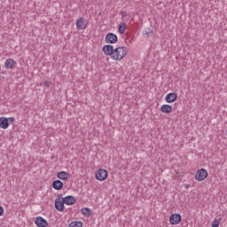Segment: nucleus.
<instances>
[{
  "instance_id": "obj_1",
  "label": "nucleus",
  "mask_w": 227,
  "mask_h": 227,
  "mask_svg": "<svg viewBox=\"0 0 227 227\" xmlns=\"http://www.w3.org/2000/svg\"><path fill=\"white\" fill-rule=\"evenodd\" d=\"M127 54H129V48L125 46H119L114 49L112 59L114 61H121Z\"/></svg>"
},
{
  "instance_id": "obj_2",
  "label": "nucleus",
  "mask_w": 227,
  "mask_h": 227,
  "mask_svg": "<svg viewBox=\"0 0 227 227\" xmlns=\"http://www.w3.org/2000/svg\"><path fill=\"white\" fill-rule=\"evenodd\" d=\"M208 176V172L205 168H201L197 171L195 175V180H198L199 182H203L207 177Z\"/></svg>"
},
{
  "instance_id": "obj_3",
  "label": "nucleus",
  "mask_w": 227,
  "mask_h": 227,
  "mask_svg": "<svg viewBox=\"0 0 227 227\" xmlns=\"http://www.w3.org/2000/svg\"><path fill=\"white\" fill-rule=\"evenodd\" d=\"M107 170L104 168H99L96 172V180H98L99 182H104V180L107 179Z\"/></svg>"
},
{
  "instance_id": "obj_4",
  "label": "nucleus",
  "mask_w": 227,
  "mask_h": 227,
  "mask_svg": "<svg viewBox=\"0 0 227 227\" xmlns=\"http://www.w3.org/2000/svg\"><path fill=\"white\" fill-rule=\"evenodd\" d=\"M114 46L111 44H106L103 47V52L106 56H110L111 59H113V56L114 54Z\"/></svg>"
},
{
  "instance_id": "obj_5",
  "label": "nucleus",
  "mask_w": 227,
  "mask_h": 227,
  "mask_svg": "<svg viewBox=\"0 0 227 227\" xmlns=\"http://www.w3.org/2000/svg\"><path fill=\"white\" fill-rule=\"evenodd\" d=\"M106 43H116L118 42V35L116 34L108 33L105 37Z\"/></svg>"
},
{
  "instance_id": "obj_6",
  "label": "nucleus",
  "mask_w": 227,
  "mask_h": 227,
  "mask_svg": "<svg viewBox=\"0 0 227 227\" xmlns=\"http://www.w3.org/2000/svg\"><path fill=\"white\" fill-rule=\"evenodd\" d=\"M86 27H88V21H86V19L80 18L76 20V28L78 30H84Z\"/></svg>"
},
{
  "instance_id": "obj_7",
  "label": "nucleus",
  "mask_w": 227,
  "mask_h": 227,
  "mask_svg": "<svg viewBox=\"0 0 227 227\" xmlns=\"http://www.w3.org/2000/svg\"><path fill=\"white\" fill-rule=\"evenodd\" d=\"M180 221H182V215H180V214H174V215H171L169 217L170 224H173V225L179 224Z\"/></svg>"
},
{
  "instance_id": "obj_8",
  "label": "nucleus",
  "mask_w": 227,
  "mask_h": 227,
  "mask_svg": "<svg viewBox=\"0 0 227 227\" xmlns=\"http://www.w3.org/2000/svg\"><path fill=\"white\" fill-rule=\"evenodd\" d=\"M17 66V62L13 59H7L4 62V67L7 70H13L15 67Z\"/></svg>"
},
{
  "instance_id": "obj_9",
  "label": "nucleus",
  "mask_w": 227,
  "mask_h": 227,
  "mask_svg": "<svg viewBox=\"0 0 227 227\" xmlns=\"http://www.w3.org/2000/svg\"><path fill=\"white\" fill-rule=\"evenodd\" d=\"M35 223L36 224L37 227H47V226H49V223H47V220H45L42 216H37L35 219Z\"/></svg>"
},
{
  "instance_id": "obj_10",
  "label": "nucleus",
  "mask_w": 227,
  "mask_h": 227,
  "mask_svg": "<svg viewBox=\"0 0 227 227\" xmlns=\"http://www.w3.org/2000/svg\"><path fill=\"white\" fill-rule=\"evenodd\" d=\"M178 98V95L175 92H171L166 95L165 100L168 104H173Z\"/></svg>"
},
{
  "instance_id": "obj_11",
  "label": "nucleus",
  "mask_w": 227,
  "mask_h": 227,
  "mask_svg": "<svg viewBox=\"0 0 227 227\" xmlns=\"http://www.w3.org/2000/svg\"><path fill=\"white\" fill-rule=\"evenodd\" d=\"M55 208L59 212H63V210L65 209V202H64L63 199L62 200L57 199L55 200Z\"/></svg>"
},
{
  "instance_id": "obj_12",
  "label": "nucleus",
  "mask_w": 227,
  "mask_h": 227,
  "mask_svg": "<svg viewBox=\"0 0 227 227\" xmlns=\"http://www.w3.org/2000/svg\"><path fill=\"white\" fill-rule=\"evenodd\" d=\"M10 127V123L8 122V118L0 117V129L6 130Z\"/></svg>"
},
{
  "instance_id": "obj_13",
  "label": "nucleus",
  "mask_w": 227,
  "mask_h": 227,
  "mask_svg": "<svg viewBox=\"0 0 227 227\" xmlns=\"http://www.w3.org/2000/svg\"><path fill=\"white\" fill-rule=\"evenodd\" d=\"M62 200L64 201V205H74L75 203V198H74V196L72 195H68L67 197H64L62 199Z\"/></svg>"
},
{
  "instance_id": "obj_14",
  "label": "nucleus",
  "mask_w": 227,
  "mask_h": 227,
  "mask_svg": "<svg viewBox=\"0 0 227 227\" xmlns=\"http://www.w3.org/2000/svg\"><path fill=\"white\" fill-rule=\"evenodd\" d=\"M161 113H165V114H169L171 111H173V106L171 105H162L160 108Z\"/></svg>"
},
{
  "instance_id": "obj_15",
  "label": "nucleus",
  "mask_w": 227,
  "mask_h": 227,
  "mask_svg": "<svg viewBox=\"0 0 227 227\" xmlns=\"http://www.w3.org/2000/svg\"><path fill=\"white\" fill-rule=\"evenodd\" d=\"M52 187L56 191H61L63 189V182L56 180L52 183Z\"/></svg>"
},
{
  "instance_id": "obj_16",
  "label": "nucleus",
  "mask_w": 227,
  "mask_h": 227,
  "mask_svg": "<svg viewBox=\"0 0 227 227\" xmlns=\"http://www.w3.org/2000/svg\"><path fill=\"white\" fill-rule=\"evenodd\" d=\"M57 176L59 180H68L69 174L66 171H60L58 173Z\"/></svg>"
},
{
  "instance_id": "obj_17",
  "label": "nucleus",
  "mask_w": 227,
  "mask_h": 227,
  "mask_svg": "<svg viewBox=\"0 0 227 227\" xmlns=\"http://www.w3.org/2000/svg\"><path fill=\"white\" fill-rule=\"evenodd\" d=\"M126 30H127V24H125L124 22L120 23L118 27V33H120V35H125Z\"/></svg>"
},
{
  "instance_id": "obj_18",
  "label": "nucleus",
  "mask_w": 227,
  "mask_h": 227,
  "mask_svg": "<svg viewBox=\"0 0 227 227\" xmlns=\"http://www.w3.org/2000/svg\"><path fill=\"white\" fill-rule=\"evenodd\" d=\"M82 215H85L86 217H90L91 215V209L89 207H83L81 210Z\"/></svg>"
},
{
  "instance_id": "obj_19",
  "label": "nucleus",
  "mask_w": 227,
  "mask_h": 227,
  "mask_svg": "<svg viewBox=\"0 0 227 227\" xmlns=\"http://www.w3.org/2000/svg\"><path fill=\"white\" fill-rule=\"evenodd\" d=\"M221 221H223V218L215 217V220L212 222L211 226L219 227V225L221 224Z\"/></svg>"
},
{
  "instance_id": "obj_20",
  "label": "nucleus",
  "mask_w": 227,
  "mask_h": 227,
  "mask_svg": "<svg viewBox=\"0 0 227 227\" xmlns=\"http://www.w3.org/2000/svg\"><path fill=\"white\" fill-rule=\"evenodd\" d=\"M68 227H82V222H72Z\"/></svg>"
},
{
  "instance_id": "obj_21",
  "label": "nucleus",
  "mask_w": 227,
  "mask_h": 227,
  "mask_svg": "<svg viewBox=\"0 0 227 227\" xmlns=\"http://www.w3.org/2000/svg\"><path fill=\"white\" fill-rule=\"evenodd\" d=\"M124 43H125L126 45H128V47H129V45H132V43H134V41H132V39L127 37V38L124 39Z\"/></svg>"
},
{
  "instance_id": "obj_22",
  "label": "nucleus",
  "mask_w": 227,
  "mask_h": 227,
  "mask_svg": "<svg viewBox=\"0 0 227 227\" xmlns=\"http://www.w3.org/2000/svg\"><path fill=\"white\" fill-rule=\"evenodd\" d=\"M152 29L150 28H146L145 31H144V35H145L146 36H150L152 35Z\"/></svg>"
},
{
  "instance_id": "obj_23",
  "label": "nucleus",
  "mask_w": 227,
  "mask_h": 227,
  "mask_svg": "<svg viewBox=\"0 0 227 227\" xmlns=\"http://www.w3.org/2000/svg\"><path fill=\"white\" fill-rule=\"evenodd\" d=\"M7 120H8L9 125L15 123V118H13V117H9V118H7Z\"/></svg>"
},
{
  "instance_id": "obj_24",
  "label": "nucleus",
  "mask_w": 227,
  "mask_h": 227,
  "mask_svg": "<svg viewBox=\"0 0 227 227\" xmlns=\"http://www.w3.org/2000/svg\"><path fill=\"white\" fill-rule=\"evenodd\" d=\"M51 84H52V82L46 81V82H44L43 86H45L46 88H50L51 86Z\"/></svg>"
},
{
  "instance_id": "obj_25",
  "label": "nucleus",
  "mask_w": 227,
  "mask_h": 227,
  "mask_svg": "<svg viewBox=\"0 0 227 227\" xmlns=\"http://www.w3.org/2000/svg\"><path fill=\"white\" fill-rule=\"evenodd\" d=\"M121 15L123 18L127 17V12H121Z\"/></svg>"
},
{
  "instance_id": "obj_26",
  "label": "nucleus",
  "mask_w": 227,
  "mask_h": 227,
  "mask_svg": "<svg viewBox=\"0 0 227 227\" xmlns=\"http://www.w3.org/2000/svg\"><path fill=\"white\" fill-rule=\"evenodd\" d=\"M3 214H4V209L0 206V215H3Z\"/></svg>"
},
{
  "instance_id": "obj_27",
  "label": "nucleus",
  "mask_w": 227,
  "mask_h": 227,
  "mask_svg": "<svg viewBox=\"0 0 227 227\" xmlns=\"http://www.w3.org/2000/svg\"><path fill=\"white\" fill-rule=\"evenodd\" d=\"M186 189H189V184H185Z\"/></svg>"
},
{
  "instance_id": "obj_28",
  "label": "nucleus",
  "mask_w": 227,
  "mask_h": 227,
  "mask_svg": "<svg viewBox=\"0 0 227 227\" xmlns=\"http://www.w3.org/2000/svg\"><path fill=\"white\" fill-rule=\"evenodd\" d=\"M0 70H1V65H0Z\"/></svg>"
}]
</instances>
